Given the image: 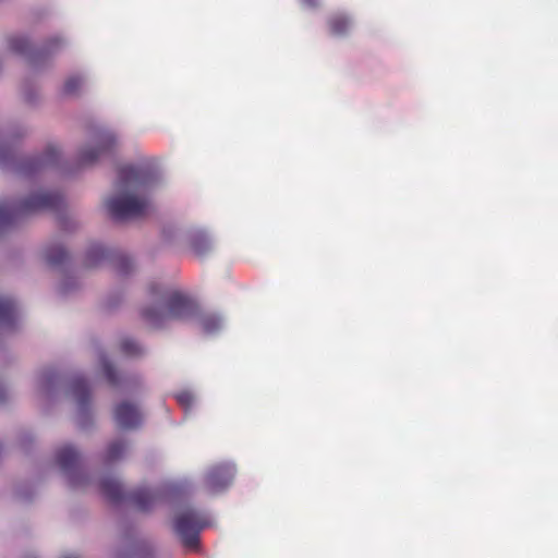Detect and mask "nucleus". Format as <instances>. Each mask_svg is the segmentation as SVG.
Returning <instances> with one entry per match:
<instances>
[{
    "label": "nucleus",
    "mask_w": 558,
    "mask_h": 558,
    "mask_svg": "<svg viewBox=\"0 0 558 558\" xmlns=\"http://www.w3.org/2000/svg\"><path fill=\"white\" fill-rule=\"evenodd\" d=\"M159 180L158 173L145 166H129L120 170L114 192L107 197L106 207L117 220L140 218L153 211L150 190Z\"/></svg>",
    "instance_id": "f257e3e1"
},
{
    "label": "nucleus",
    "mask_w": 558,
    "mask_h": 558,
    "mask_svg": "<svg viewBox=\"0 0 558 558\" xmlns=\"http://www.w3.org/2000/svg\"><path fill=\"white\" fill-rule=\"evenodd\" d=\"M197 313V304L185 293L153 286L149 300L141 308L144 324L150 328L162 327L170 319H189Z\"/></svg>",
    "instance_id": "f03ea898"
},
{
    "label": "nucleus",
    "mask_w": 558,
    "mask_h": 558,
    "mask_svg": "<svg viewBox=\"0 0 558 558\" xmlns=\"http://www.w3.org/2000/svg\"><path fill=\"white\" fill-rule=\"evenodd\" d=\"M60 157L59 147L49 145L40 155L17 160L9 136H0V167H12L21 175L31 177L50 169L59 163Z\"/></svg>",
    "instance_id": "7ed1b4c3"
},
{
    "label": "nucleus",
    "mask_w": 558,
    "mask_h": 558,
    "mask_svg": "<svg viewBox=\"0 0 558 558\" xmlns=\"http://www.w3.org/2000/svg\"><path fill=\"white\" fill-rule=\"evenodd\" d=\"M63 198L58 192L37 191L28 195L16 206L0 204V225L9 223L19 215L32 214L40 210L58 209Z\"/></svg>",
    "instance_id": "20e7f679"
},
{
    "label": "nucleus",
    "mask_w": 558,
    "mask_h": 558,
    "mask_svg": "<svg viewBox=\"0 0 558 558\" xmlns=\"http://www.w3.org/2000/svg\"><path fill=\"white\" fill-rule=\"evenodd\" d=\"M119 145L118 135L110 129H100L80 147L76 162L81 167L95 165L101 157L111 154Z\"/></svg>",
    "instance_id": "39448f33"
},
{
    "label": "nucleus",
    "mask_w": 558,
    "mask_h": 558,
    "mask_svg": "<svg viewBox=\"0 0 558 558\" xmlns=\"http://www.w3.org/2000/svg\"><path fill=\"white\" fill-rule=\"evenodd\" d=\"M54 460L72 487L81 488L87 485L88 476L81 466V454L75 447L70 444L60 446L56 450Z\"/></svg>",
    "instance_id": "423d86ee"
},
{
    "label": "nucleus",
    "mask_w": 558,
    "mask_h": 558,
    "mask_svg": "<svg viewBox=\"0 0 558 558\" xmlns=\"http://www.w3.org/2000/svg\"><path fill=\"white\" fill-rule=\"evenodd\" d=\"M66 396L75 410V421L82 428H87L93 421L92 393L83 377H73Z\"/></svg>",
    "instance_id": "0eeeda50"
},
{
    "label": "nucleus",
    "mask_w": 558,
    "mask_h": 558,
    "mask_svg": "<svg viewBox=\"0 0 558 558\" xmlns=\"http://www.w3.org/2000/svg\"><path fill=\"white\" fill-rule=\"evenodd\" d=\"M207 524L208 522L202 512L187 509L177 515L174 530L184 546L196 548L198 545V534Z\"/></svg>",
    "instance_id": "6e6552de"
},
{
    "label": "nucleus",
    "mask_w": 558,
    "mask_h": 558,
    "mask_svg": "<svg viewBox=\"0 0 558 558\" xmlns=\"http://www.w3.org/2000/svg\"><path fill=\"white\" fill-rule=\"evenodd\" d=\"M179 489L177 484H166L158 489L140 488L134 490L130 498L135 506L143 511L154 508V506L169 495L174 494Z\"/></svg>",
    "instance_id": "1a4fd4ad"
},
{
    "label": "nucleus",
    "mask_w": 558,
    "mask_h": 558,
    "mask_svg": "<svg viewBox=\"0 0 558 558\" xmlns=\"http://www.w3.org/2000/svg\"><path fill=\"white\" fill-rule=\"evenodd\" d=\"M234 466L230 463L219 464L210 470L205 475L204 485L208 493L217 494L228 488L234 477Z\"/></svg>",
    "instance_id": "9d476101"
},
{
    "label": "nucleus",
    "mask_w": 558,
    "mask_h": 558,
    "mask_svg": "<svg viewBox=\"0 0 558 558\" xmlns=\"http://www.w3.org/2000/svg\"><path fill=\"white\" fill-rule=\"evenodd\" d=\"M116 423L124 429H132L143 422V414L140 408L129 402H121L114 409Z\"/></svg>",
    "instance_id": "9b49d317"
},
{
    "label": "nucleus",
    "mask_w": 558,
    "mask_h": 558,
    "mask_svg": "<svg viewBox=\"0 0 558 558\" xmlns=\"http://www.w3.org/2000/svg\"><path fill=\"white\" fill-rule=\"evenodd\" d=\"M98 366L106 377L107 381L117 388H129L132 379L129 377L120 376L116 369L113 368L112 364L110 363L109 359L105 353H100L98 356Z\"/></svg>",
    "instance_id": "f8f14e48"
},
{
    "label": "nucleus",
    "mask_w": 558,
    "mask_h": 558,
    "mask_svg": "<svg viewBox=\"0 0 558 558\" xmlns=\"http://www.w3.org/2000/svg\"><path fill=\"white\" fill-rule=\"evenodd\" d=\"M99 487L102 494L113 501L121 500L125 497L123 485L117 477H102L99 482Z\"/></svg>",
    "instance_id": "ddd939ff"
},
{
    "label": "nucleus",
    "mask_w": 558,
    "mask_h": 558,
    "mask_svg": "<svg viewBox=\"0 0 558 558\" xmlns=\"http://www.w3.org/2000/svg\"><path fill=\"white\" fill-rule=\"evenodd\" d=\"M16 315L15 302L8 298L0 295V331L9 329Z\"/></svg>",
    "instance_id": "4468645a"
},
{
    "label": "nucleus",
    "mask_w": 558,
    "mask_h": 558,
    "mask_svg": "<svg viewBox=\"0 0 558 558\" xmlns=\"http://www.w3.org/2000/svg\"><path fill=\"white\" fill-rule=\"evenodd\" d=\"M197 324L206 335H214L223 328V318L217 313H203L197 315Z\"/></svg>",
    "instance_id": "2eb2a0df"
},
{
    "label": "nucleus",
    "mask_w": 558,
    "mask_h": 558,
    "mask_svg": "<svg viewBox=\"0 0 558 558\" xmlns=\"http://www.w3.org/2000/svg\"><path fill=\"white\" fill-rule=\"evenodd\" d=\"M191 245L198 256H205L214 248L211 238L205 231H196L191 239Z\"/></svg>",
    "instance_id": "dca6fc26"
},
{
    "label": "nucleus",
    "mask_w": 558,
    "mask_h": 558,
    "mask_svg": "<svg viewBox=\"0 0 558 558\" xmlns=\"http://www.w3.org/2000/svg\"><path fill=\"white\" fill-rule=\"evenodd\" d=\"M43 254L45 259L51 265L62 264L68 256L65 248L59 243L47 245Z\"/></svg>",
    "instance_id": "f3484780"
},
{
    "label": "nucleus",
    "mask_w": 558,
    "mask_h": 558,
    "mask_svg": "<svg viewBox=\"0 0 558 558\" xmlns=\"http://www.w3.org/2000/svg\"><path fill=\"white\" fill-rule=\"evenodd\" d=\"M59 378L53 372L47 371L39 375L37 386L40 393L50 396L54 391Z\"/></svg>",
    "instance_id": "a211bd4d"
},
{
    "label": "nucleus",
    "mask_w": 558,
    "mask_h": 558,
    "mask_svg": "<svg viewBox=\"0 0 558 558\" xmlns=\"http://www.w3.org/2000/svg\"><path fill=\"white\" fill-rule=\"evenodd\" d=\"M129 450V446L124 440H114L109 444L106 452L105 460L107 462H114L122 459Z\"/></svg>",
    "instance_id": "6ab92c4d"
},
{
    "label": "nucleus",
    "mask_w": 558,
    "mask_h": 558,
    "mask_svg": "<svg viewBox=\"0 0 558 558\" xmlns=\"http://www.w3.org/2000/svg\"><path fill=\"white\" fill-rule=\"evenodd\" d=\"M352 26V23L349 17L343 15H336L329 21V28L332 35L335 36H343L345 35Z\"/></svg>",
    "instance_id": "aec40b11"
},
{
    "label": "nucleus",
    "mask_w": 558,
    "mask_h": 558,
    "mask_svg": "<svg viewBox=\"0 0 558 558\" xmlns=\"http://www.w3.org/2000/svg\"><path fill=\"white\" fill-rule=\"evenodd\" d=\"M85 83V78L82 75H71L63 84V94L66 96H75L83 89Z\"/></svg>",
    "instance_id": "412c9836"
},
{
    "label": "nucleus",
    "mask_w": 558,
    "mask_h": 558,
    "mask_svg": "<svg viewBox=\"0 0 558 558\" xmlns=\"http://www.w3.org/2000/svg\"><path fill=\"white\" fill-rule=\"evenodd\" d=\"M7 50L16 54H26L29 50V43L25 37H11L7 44Z\"/></svg>",
    "instance_id": "4be33fe9"
},
{
    "label": "nucleus",
    "mask_w": 558,
    "mask_h": 558,
    "mask_svg": "<svg viewBox=\"0 0 558 558\" xmlns=\"http://www.w3.org/2000/svg\"><path fill=\"white\" fill-rule=\"evenodd\" d=\"M106 257V252L101 245L92 246L86 253V266L96 267Z\"/></svg>",
    "instance_id": "5701e85b"
},
{
    "label": "nucleus",
    "mask_w": 558,
    "mask_h": 558,
    "mask_svg": "<svg viewBox=\"0 0 558 558\" xmlns=\"http://www.w3.org/2000/svg\"><path fill=\"white\" fill-rule=\"evenodd\" d=\"M120 349L129 356H137L143 352V348L140 343L132 338H123L120 341Z\"/></svg>",
    "instance_id": "b1692460"
},
{
    "label": "nucleus",
    "mask_w": 558,
    "mask_h": 558,
    "mask_svg": "<svg viewBox=\"0 0 558 558\" xmlns=\"http://www.w3.org/2000/svg\"><path fill=\"white\" fill-rule=\"evenodd\" d=\"M180 405H182L185 410L193 407L195 403V396L187 390L181 391L175 396Z\"/></svg>",
    "instance_id": "393cba45"
},
{
    "label": "nucleus",
    "mask_w": 558,
    "mask_h": 558,
    "mask_svg": "<svg viewBox=\"0 0 558 558\" xmlns=\"http://www.w3.org/2000/svg\"><path fill=\"white\" fill-rule=\"evenodd\" d=\"M64 45V41L63 39H61L60 37H53L51 39L48 40V43L46 44V46L44 47L43 49V54H51V53H54L56 51H58L62 46Z\"/></svg>",
    "instance_id": "a878e982"
},
{
    "label": "nucleus",
    "mask_w": 558,
    "mask_h": 558,
    "mask_svg": "<svg viewBox=\"0 0 558 558\" xmlns=\"http://www.w3.org/2000/svg\"><path fill=\"white\" fill-rule=\"evenodd\" d=\"M77 286L76 281L71 278H65L59 286L60 292L68 294Z\"/></svg>",
    "instance_id": "bb28decb"
},
{
    "label": "nucleus",
    "mask_w": 558,
    "mask_h": 558,
    "mask_svg": "<svg viewBox=\"0 0 558 558\" xmlns=\"http://www.w3.org/2000/svg\"><path fill=\"white\" fill-rule=\"evenodd\" d=\"M143 549H144V545H137L130 551L119 553L117 558H137L142 554Z\"/></svg>",
    "instance_id": "cd10ccee"
},
{
    "label": "nucleus",
    "mask_w": 558,
    "mask_h": 558,
    "mask_svg": "<svg viewBox=\"0 0 558 558\" xmlns=\"http://www.w3.org/2000/svg\"><path fill=\"white\" fill-rule=\"evenodd\" d=\"M302 5L306 8H316L318 5V0H300Z\"/></svg>",
    "instance_id": "c85d7f7f"
},
{
    "label": "nucleus",
    "mask_w": 558,
    "mask_h": 558,
    "mask_svg": "<svg viewBox=\"0 0 558 558\" xmlns=\"http://www.w3.org/2000/svg\"><path fill=\"white\" fill-rule=\"evenodd\" d=\"M0 390H1V391H0V402H1L2 400H4V396H5V388H4V387H1V388H0Z\"/></svg>",
    "instance_id": "c756f323"
},
{
    "label": "nucleus",
    "mask_w": 558,
    "mask_h": 558,
    "mask_svg": "<svg viewBox=\"0 0 558 558\" xmlns=\"http://www.w3.org/2000/svg\"><path fill=\"white\" fill-rule=\"evenodd\" d=\"M61 558H78V557L73 554H65V555L61 556Z\"/></svg>",
    "instance_id": "7c9ffc66"
}]
</instances>
